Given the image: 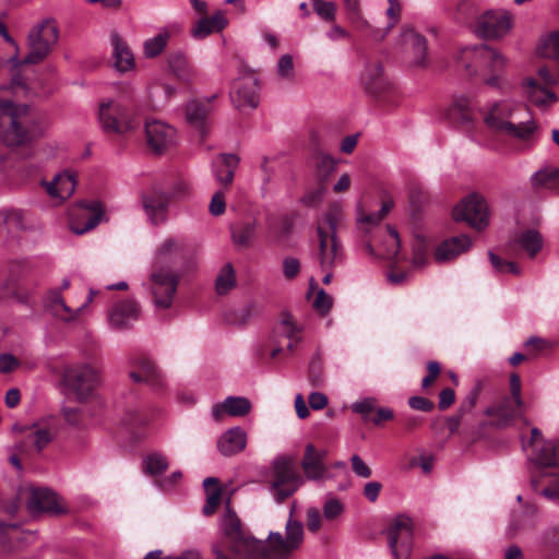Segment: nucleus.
<instances>
[{
	"label": "nucleus",
	"mask_w": 559,
	"mask_h": 559,
	"mask_svg": "<svg viewBox=\"0 0 559 559\" xmlns=\"http://www.w3.org/2000/svg\"><path fill=\"white\" fill-rule=\"evenodd\" d=\"M222 531L230 549L250 559H283L299 548L304 540L302 524L293 518L286 523V536L270 533L267 540L261 542L248 536L241 528L240 521L228 507L222 519Z\"/></svg>",
	"instance_id": "nucleus-1"
},
{
	"label": "nucleus",
	"mask_w": 559,
	"mask_h": 559,
	"mask_svg": "<svg viewBox=\"0 0 559 559\" xmlns=\"http://www.w3.org/2000/svg\"><path fill=\"white\" fill-rule=\"evenodd\" d=\"M486 127L520 141H528L538 131V123L528 108L512 100H499L481 110Z\"/></svg>",
	"instance_id": "nucleus-2"
},
{
	"label": "nucleus",
	"mask_w": 559,
	"mask_h": 559,
	"mask_svg": "<svg viewBox=\"0 0 559 559\" xmlns=\"http://www.w3.org/2000/svg\"><path fill=\"white\" fill-rule=\"evenodd\" d=\"M28 106L0 98V142L9 147L29 144L44 134L36 121H26Z\"/></svg>",
	"instance_id": "nucleus-3"
},
{
	"label": "nucleus",
	"mask_w": 559,
	"mask_h": 559,
	"mask_svg": "<svg viewBox=\"0 0 559 559\" xmlns=\"http://www.w3.org/2000/svg\"><path fill=\"white\" fill-rule=\"evenodd\" d=\"M466 70L488 68L495 73L486 79V84L492 87L502 88L506 84L501 71L507 64V59L496 49L486 46L466 47L462 50L461 60Z\"/></svg>",
	"instance_id": "nucleus-4"
},
{
	"label": "nucleus",
	"mask_w": 559,
	"mask_h": 559,
	"mask_svg": "<svg viewBox=\"0 0 559 559\" xmlns=\"http://www.w3.org/2000/svg\"><path fill=\"white\" fill-rule=\"evenodd\" d=\"M59 39V28L53 19H44L35 24L27 35L26 57L20 64L41 62L53 49Z\"/></svg>",
	"instance_id": "nucleus-5"
},
{
	"label": "nucleus",
	"mask_w": 559,
	"mask_h": 559,
	"mask_svg": "<svg viewBox=\"0 0 559 559\" xmlns=\"http://www.w3.org/2000/svg\"><path fill=\"white\" fill-rule=\"evenodd\" d=\"M385 536L393 559H409L414 547V522L405 515L399 514L391 520Z\"/></svg>",
	"instance_id": "nucleus-6"
},
{
	"label": "nucleus",
	"mask_w": 559,
	"mask_h": 559,
	"mask_svg": "<svg viewBox=\"0 0 559 559\" xmlns=\"http://www.w3.org/2000/svg\"><path fill=\"white\" fill-rule=\"evenodd\" d=\"M98 121L105 132L126 134L135 130L138 119L118 100H106L99 104Z\"/></svg>",
	"instance_id": "nucleus-7"
},
{
	"label": "nucleus",
	"mask_w": 559,
	"mask_h": 559,
	"mask_svg": "<svg viewBox=\"0 0 559 559\" xmlns=\"http://www.w3.org/2000/svg\"><path fill=\"white\" fill-rule=\"evenodd\" d=\"M179 276L173 269L153 266L150 276V289L156 309H168L173 305Z\"/></svg>",
	"instance_id": "nucleus-8"
},
{
	"label": "nucleus",
	"mask_w": 559,
	"mask_h": 559,
	"mask_svg": "<svg viewBox=\"0 0 559 559\" xmlns=\"http://www.w3.org/2000/svg\"><path fill=\"white\" fill-rule=\"evenodd\" d=\"M273 473L271 491L278 502L293 495L304 483L296 472L294 462L287 457L275 460Z\"/></svg>",
	"instance_id": "nucleus-9"
},
{
	"label": "nucleus",
	"mask_w": 559,
	"mask_h": 559,
	"mask_svg": "<svg viewBox=\"0 0 559 559\" xmlns=\"http://www.w3.org/2000/svg\"><path fill=\"white\" fill-rule=\"evenodd\" d=\"M456 222H466L472 228L481 230L489 224V212L486 201L476 194L468 195L453 209Z\"/></svg>",
	"instance_id": "nucleus-10"
},
{
	"label": "nucleus",
	"mask_w": 559,
	"mask_h": 559,
	"mask_svg": "<svg viewBox=\"0 0 559 559\" xmlns=\"http://www.w3.org/2000/svg\"><path fill=\"white\" fill-rule=\"evenodd\" d=\"M64 379L78 399L83 401L90 397L99 385L100 373L91 365H81L68 369Z\"/></svg>",
	"instance_id": "nucleus-11"
},
{
	"label": "nucleus",
	"mask_w": 559,
	"mask_h": 559,
	"mask_svg": "<svg viewBox=\"0 0 559 559\" xmlns=\"http://www.w3.org/2000/svg\"><path fill=\"white\" fill-rule=\"evenodd\" d=\"M259 90L257 74L252 71H246L233 82L230 98L237 108L252 109L259 104Z\"/></svg>",
	"instance_id": "nucleus-12"
},
{
	"label": "nucleus",
	"mask_w": 559,
	"mask_h": 559,
	"mask_svg": "<svg viewBox=\"0 0 559 559\" xmlns=\"http://www.w3.org/2000/svg\"><path fill=\"white\" fill-rule=\"evenodd\" d=\"M512 27V16L506 11H487L479 16L475 32L486 39L504 37Z\"/></svg>",
	"instance_id": "nucleus-13"
},
{
	"label": "nucleus",
	"mask_w": 559,
	"mask_h": 559,
	"mask_svg": "<svg viewBox=\"0 0 559 559\" xmlns=\"http://www.w3.org/2000/svg\"><path fill=\"white\" fill-rule=\"evenodd\" d=\"M96 292L91 289L87 296L86 301L78 307L76 309L70 308L62 295L58 289H52L48 292L45 298V307L48 311L51 312L52 316L62 320L64 322H73L78 319V317L85 310V308L93 301Z\"/></svg>",
	"instance_id": "nucleus-14"
},
{
	"label": "nucleus",
	"mask_w": 559,
	"mask_h": 559,
	"mask_svg": "<svg viewBox=\"0 0 559 559\" xmlns=\"http://www.w3.org/2000/svg\"><path fill=\"white\" fill-rule=\"evenodd\" d=\"M104 211L97 203L79 206L69 214L70 229L76 235H83L95 228L102 221Z\"/></svg>",
	"instance_id": "nucleus-15"
},
{
	"label": "nucleus",
	"mask_w": 559,
	"mask_h": 559,
	"mask_svg": "<svg viewBox=\"0 0 559 559\" xmlns=\"http://www.w3.org/2000/svg\"><path fill=\"white\" fill-rule=\"evenodd\" d=\"M147 145L156 154H162L170 148L176 141V130L159 120H152L145 123Z\"/></svg>",
	"instance_id": "nucleus-16"
},
{
	"label": "nucleus",
	"mask_w": 559,
	"mask_h": 559,
	"mask_svg": "<svg viewBox=\"0 0 559 559\" xmlns=\"http://www.w3.org/2000/svg\"><path fill=\"white\" fill-rule=\"evenodd\" d=\"M26 506L32 514L53 513L60 514L66 510L59 504L58 497L55 492L46 488H28Z\"/></svg>",
	"instance_id": "nucleus-17"
},
{
	"label": "nucleus",
	"mask_w": 559,
	"mask_h": 559,
	"mask_svg": "<svg viewBox=\"0 0 559 559\" xmlns=\"http://www.w3.org/2000/svg\"><path fill=\"white\" fill-rule=\"evenodd\" d=\"M521 88L525 98L542 110H547L558 102L556 93L535 78H525Z\"/></svg>",
	"instance_id": "nucleus-18"
},
{
	"label": "nucleus",
	"mask_w": 559,
	"mask_h": 559,
	"mask_svg": "<svg viewBox=\"0 0 559 559\" xmlns=\"http://www.w3.org/2000/svg\"><path fill=\"white\" fill-rule=\"evenodd\" d=\"M319 236V263L321 270H332L342 259V246L337 235H328L322 225L318 226Z\"/></svg>",
	"instance_id": "nucleus-19"
},
{
	"label": "nucleus",
	"mask_w": 559,
	"mask_h": 559,
	"mask_svg": "<svg viewBox=\"0 0 559 559\" xmlns=\"http://www.w3.org/2000/svg\"><path fill=\"white\" fill-rule=\"evenodd\" d=\"M228 25V19L226 12L223 10H216L211 16L200 17L191 27L190 34L194 39H204L207 36L219 33Z\"/></svg>",
	"instance_id": "nucleus-20"
},
{
	"label": "nucleus",
	"mask_w": 559,
	"mask_h": 559,
	"mask_svg": "<svg viewBox=\"0 0 559 559\" xmlns=\"http://www.w3.org/2000/svg\"><path fill=\"white\" fill-rule=\"evenodd\" d=\"M472 240L466 235L454 236L443 240L437 246L433 258L437 262L451 261L472 248Z\"/></svg>",
	"instance_id": "nucleus-21"
},
{
	"label": "nucleus",
	"mask_w": 559,
	"mask_h": 559,
	"mask_svg": "<svg viewBox=\"0 0 559 559\" xmlns=\"http://www.w3.org/2000/svg\"><path fill=\"white\" fill-rule=\"evenodd\" d=\"M140 317V306L133 299H126L116 304L108 313V320L112 328L124 329Z\"/></svg>",
	"instance_id": "nucleus-22"
},
{
	"label": "nucleus",
	"mask_w": 559,
	"mask_h": 559,
	"mask_svg": "<svg viewBox=\"0 0 559 559\" xmlns=\"http://www.w3.org/2000/svg\"><path fill=\"white\" fill-rule=\"evenodd\" d=\"M185 241L180 238H166L156 249L154 257V266L165 270L173 269V264L182 254Z\"/></svg>",
	"instance_id": "nucleus-23"
},
{
	"label": "nucleus",
	"mask_w": 559,
	"mask_h": 559,
	"mask_svg": "<svg viewBox=\"0 0 559 559\" xmlns=\"http://www.w3.org/2000/svg\"><path fill=\"white\" fill-rule=\"evenodd\" d=\"M41 185L52 200L60 202L73 194L76 186L75 175L70 171L58 174L51 181L43 180Z\"/></svg>",
	"instance_id": "nucleus-24"
},
{
	"label": "nucleus",
	"mask_w": 559,
	"mask_h": 559,
	"mask_svg": "<svg viewBox=\"0 0 559 559\" xmlns=\"http://www.w3.org/2000/svg\"><path fill=\"white\" fill-rule=\"evenodd\" d=\"M110 39L116 70L121 73L132 71L135 68V59L127 41L118 33H114Z\"/></svg>",
	"instance_id": "nucleus-25"
},
{
	"label": "nucleus",
	"mask_w": 559,
	"mask_h": 559,
	"mask_svg": "<svg viewBox=\"0 0 559 559\" xmlns=\"http://www.w3.org/2000/svg\"><path fill=\"white\" fill-rule=\"evenodd\" d=\"M143 209L153 224L163 223L166 219L168 210V198L166 194L152 191L142 198Z\"/></svg>",
	"instance_id": "nucleus-26"
},
{
	"label": "nucleus",
	"mask_w": 559,
	"mask_h": 559,
	"mask_svg": "<svg viewBox=\"0 0 559 559\" xmlns=\"http://www.w3.org/2000/svg\"><path fill=\"white\" fill-rule=\"evenodd\" d=\"M134 382H146L154 389H162L165 384L164 377L153 361L142 358L136 364V370L130 372Z\"/></svg>",
	"instance_id": "nucleus-27"
},
{
	"label": "nucleus",
	"mask_w": 559,
	"mask_h": 559,
	"mask_svg": "<svg viewBox=\"0 0 559 559\" xmlns=\"http://www.w3.org/2000/svg\"><path fill=\"white\" fill-rule=\"evenodd\" d=\"M324 457L325 452H320L314 445L307 444L301 466L308 479L318 480L325 476Z\"/></svg>",
	"instance_id": "nucleus-28"
},
{
	"label": "nucleus",
	"mask_w": 559,
	"mask_h": 559,
	"mask_svg": "<svg viewBox=\"0 0 559 559\" xmlns=\"http://www.w3.org/2000/svg\"><path fill=\"white\" fill-rule=\"evenodd\" d=\"M251 409L248 399L242 396H228L222 403H217L212 408V416L218 420L224 415L233 417L245 416Z\"/></svg>",
	"instance_id": "nucleus-29"
},
{
	"label": "nucleus",
	"mask_w": 559,
	"mask_h": 559,
	"mask_svg": "<svg viewBox=\"0 0 559 559\" xmlns=\"http://www.w3.org/2000/svg\"><path fill=\"white\" fill-rule=\"evenodd\" d=\"M247 435L240 427L228 429L217 442L219 452L225 456L235 455L246 448Z\"/></svg>",
	"instance_id": "nucleus-30"
},
{
	"label": "nucleus",
	"mask_w": 559,
	"mask_h": 559,
	"mask_svg": "<svg viewBox=\"0 0 559 559\" xmlns=\"http://www.w3.org/2000/svg\"><path fill=\"white\" fill-rule=\"evenodd\" d=\"M360 82L368 93L377 94L386 86L382 64L379 61L367 62L360 74Z\"/></svg>",
	"instance_id": "nucleus-31"
},
{
	"label": "nucleus",
	"mask_w": 559,
	"mask_h": 559,
	"mask_svg": "<svg viewBox=\"0 0 559 559\" xmlns=\"http://www.w3.org/2000/svg\"><path fill=\"white\" fill-rule=\"evenodd\" d=\"M239 158L234 154H224L213 160V173L215 179L227 187L234 180L235 170L238 167Z\"/></svg>",
	"instance_id": "nucleus-32"
},
{
	"label": "nucleus",
	"mask_w": 559,
	"mask_h": 559,
	"mask_svg": "<svg viewBox=\"0 0 559 559\" xmlns=\"http://www.w3.org/2000/svg\"><path fill=\"white\" fill-rule=\"evenodd\" d=\"M274 334L278 343L280 337L286 338L287 347L292 349L301 341V326L297 324L289 313H283L275 326Z\"/></svg>",
	"instance_id": "nucleus-33"
},
{
	"label": "nucleus",
	"mask_w": 559,
	"mask_h": 559,
	"mask_svg": "<svg viewBox=\"0 0 559 559\" xmlns=\"http://www.w3.org/2000/svg\"><path fill=\"white\" fill-rule=\"evenodd\" d=\"M211 111L209 103L201 100H191L187 104L186 118L187 121L198 130L201 140L205 136L206 118Z\"/></svg>",
	"instance_id": "nucleus-34"
},
{
	"label": "nucleus",
	"mask_w": 559,
	"mask_h": 559,
	"mask_svg": "<svg viewBox=\"0 0 559 559\" xmlns=\"http://www.w3.org/2000/svg\"><path fill=\"white\" fill-rule=\"evenodd\" d=\"M392 207L393 201L386 200L382 203L381 209L377 213L367 214L359 204L356 209V223L358 228L366 234L369 233L385 218Z\"/></svg>",
	"instance_id": "nucleus-35"
},
{
	"label": "nucleus",
	"mask_w": 559,
	"mask_h": 559,
	"mask_svg": "<svg viewBox=\"0 0 559 559\" xmlns=\"http://www.w3.org/2000/svg\"><path fill=\"white\" fill-rule=\"evenodd\" d=\"M532 460L539 466H557L559 464V442L543 441L533 448Z\"/></svg>",
	"instance_id": "nucleus-36"
},
{
	"label": "nucleus",
	"mask_w": 559,
	"mask_h": 559,
	"mask_svg": "<svg viewBox=\"0 0 559 559\" xmlns=\"http://www.w3.org/2000/svg\"><path fill=\"white\" fill-rule=\"evenodd\" d=\"M522 409L518 408L512 400L506 399L498 406L487 408L486 414L496 419L497 426L502 427L510 425L516 417H521Z\"/></svg>",
	"instance_id": "nucleus-37"
},
{
	"label": "nucleus",
	"mask_w": 559,
	"mask_h": 559,
	"mask_svg": "<svg viewBox=\"0 0 559 559\" xmlns=\"http://www.w3.org/2000/svg\"><path fill=\"white\" fill-rule=\"evenodd\" d=\"M403 41L409 48H412L414 58L413 62L416 66H425L426 64V56H427V41L425 37L417 34L414 29L407 28L402 34Z\"/></svg>",
	"instance_id": "nucleus-38"
},
{
	"label": "nucleus",
	"mask_w": 559,
	"mask_h": 559,
	"mask_svg": "<svg viewBox=\"0 0 559 559\" xmlns=\"http://www.w3.org/2000/svg\"><path fill=\"white\" fill-rule=\"evenodd\" d=\"M167 62L173 73L181 81L190 82L197 75L195 68L182 52L170 53Z\"/></svg>",
	"instance_id": "nucleus-39"
},
{
	"label": "nucleus",
	"mask_w": 559,
	"mask_h": 559,
	"mask_svg": "<svg viewBox=\"0 0 559 559\" xmlns=\"http://www.w3.org/2000/svg\"><path fill=\"white\" fill-rule=\"evenodd\" d=\"M345 218L344 207L341 202H333L328 207L319 225L328 231V235H337V229L343 225Z\"/></svg>",
	"instance_id": "nucleus-40"
},
{
	"label": "nucleus",
	"mask_w": 559,
	"mask_h": 559,
	"mask_svg": "<svg viewBox=\"0 0 559 559\" xmlns=\"http://www.w3.org/2000/svg\"><path fill=\"white\" fill-rule=\"evenodd\" d=\"M170 36L171 33L168 28H160L154 37L144 40L143 55L150 59L162 55L167 47Z\"/></svg>",
	"instance_id": "nucleus-41"
},
{
	"label": "nucleus",
	"mask_w": 559,
	"mask_h": 559,
	"mask_svg": "<svg viewBox=\"0 0 559 559\" xmlns=\"http://www.w3.org/2000/svg\"><path fill=\"white\" fill-rule=\"evenodd\" d=\"M472 104L469 98L459 96L453 99L452 105L448 109V118L453 122L469 123L472 121Z\"/></svg>",
	"instance_id": "nucleus-42"
},
{
	"label": "nucleus",
	"mask_w": 559,
	"mask_h": 559,
	"mask_svg": "<svg viewBox=\"0 0 559 559\" xmlns=\"http://www.w3.org/2000/svg\"><path fill=\"white\" fill-rule=\"evenodd\" d=\"M203 487L206 491V502L203 506V514L211 515L215 512L217 506L221 502L222 489L219 481L215 477H207L203 480Z\"/></svg>",
	"instance_id": "nucleus-43"
},
{
	"label": "nucleus",
	"mask_w": 559,
	"mask_h": 559,
	"mask_svg": "<svg viewBox=\"0 0 559 559\" xmlns=\"http://www.w3.org/2000/svg\"><path fill=\"white\" fill-rule=\"evenodd\" d=\"M537 53L543 58L559 62V29L540 37Z\"/></svg>",
	"instance_id": "nucleus-44"
},
{
	"label": "nucleus",
	"mask_w": 559,
	"mask_h": 559,
	"mask_svg": "<svg viewBox=\"0 0 559 559\" xmlns=\"http://www.w3.org/2000/svg\"><path fill=\"white\" fill-rule=\"evenodd\" d=\"M532 185L535 188L559 191V168L548 167L536 171L532 177Z\"/></svg>",
	"instance_id": "nucleus-45"
},
{
	"label": "nucleus",
	"mask_w": 559,
	"mask_h": 559,
	"mask_svg": "<svg viewBox=\"0 0 559 559\" xmlns=\"http://www.w3.org/2000/svg\"><path fill=\"white\" fill-rule=\"evenodd\" d=\"M169 467L168 459L160 452H152L144 456L142 462V469L144 474L150 476H157L163 474Z\"/></svg>",
	"instance_id": "nucleus-46"
},
{
	"label": "nucleus",
	"mask_w": 559,
	"mask_h": 559,
	"mask_svg": "<svg viewBox=\"0 0 559 559\" xmlns=\"http://www.w3.org/2000/svg\"><path fill=\"white\" fill-rule=\"evenodd\" d=\"M518 242L530 257H535L543 247V237L537 230L527 229L519 236Z\"/></svg>",
	"instance_id": "nucleus-47"
},
{
	"label": "nucleus",
	"mask_w": 559,
	"mask_h": 559,
	"mask_svg": "<svg viewBox=\"0 0 559 559\" xmlns=\"http://www.w3.org/2000/svg\"><path fill=\"white\" fill-rule=\"evenodd\" d=\"M234 242L241 247H249L255 238V222H247L233 228Z\"/></svg>",
	"instance_id": "nucleus-48"
},
{
	"label": "nucleus",
	"mask_w": 559,
	"mask_h": 559,
	"mask_svg": "<svg viewBox=\"0 0 559 559\" xmlns=\"http://www.w3.org/2000/svg\"><path fill=\"white\" fill-rule=\"evenodd\" d=\"M535 514L536 509L534 507H526L524 511L514 513L509 525L511 533L516 534L522 530L533 527V518Z\"/></svg>",
	"instance_id": "nucleus-49"
},
{
	"label": "nucleus",
	"mask_w": 559,
	"mask_h": 559,
	"mask_svg": "<svg viewBox=\"0 0 559 559\" xmlns=\"http://www.w3.org/2000/svg\"><path fill=\"white\" fill-rule=\"evenodd\" d=\"M28 430L27 436L34 438L38 451L43 450L53 438L56 431L47 425H34Z\"/></svg>",
	"instance_id": "nucleus-50"
},
{
	"label": "nucleus",
	"mask_w": 559,
	"mask_h": 559,
	"mask_svg": "<svg viewBox=\"0 0 559 559\" xmlns=\"http://www.w3.org/2000/svg\"><path fill=\"white\" fill-rule=\"evenodd\" d=\"M386 231L388 236L384 240L383 249L379 250L377 254L383 259L390 260L397 255L401 242L399 234L393 227L388 226Z\"/></svg>",
	"instance_id": "nucleus-51"
},
{
	"label": "nucleus",
	"mask_w": 559,
	"mask_h": 559,
	"mask_svg": "<svg viewBox=\"0 0 559 559\" xmlns=\"http://www.w3.org/2000/svg\"><path fill=\"white\" fill-rule=\"evenodd\" d=\"M236 285V275L233 266L230 264H226L222 271L219 272L216 282L215 288L217 294L225 295Z\"/></svg>",
	"instance_id": "nucleus-52"
},
{
	"label": "nucleus",
	"mask_w": 559,
	"mask_h": 559,
	"mask_svg": "<svg viewBox=\"0 0 559 559\" xmlns=\"http://www.w3.org/2000/svg\"><path fill=\"white\" fill-rule=\"evenodd\" d=\"M314 12L326 22H334L336 17V4L332 1L312 0Z\"/></svg>",
	"instance_id": "nucleus-53"
},
{
	"label": "nucleus",
	"mask_w": 559,
	"mask_h": 559,
	"mask_svg": "<svg viewBox=\"0 0 559 559\" xmlns=\"http://www.w3.org/2000/svg\"><path fill=\"white\" fill-rule=\"evenodd\" d=\"M345 8L348 12L350 22L359 24L361 27H369V23L364 19L361 14V0H344Z\"/></svg>",
	"instance_id": "nucleus-54"
},
{
	"label": "nucleus",
	"mask_w": 559,
	"mask_h": 559,
	"mask_svg": "<svg viewBox=\"0 0 559 559\" xmlns=\"http://www.w3.org/2000/svg\"><path fill=\"white\" fill-rule=\"evenodd\" d=\"M490 262L493 266V269L499 273H512V274H520V269L514 262L510 261H502L498 255H496L493 252L488 253Z\"/></svg>",
	"instance_id": "nucleus-55"
},
{
	"label": "nucleus",
	"mask_w": 559,
	"mask_h": 559,
	"mask_svg": "<svg viewBox=\"0 0 559 559\" xmlns=\"http://www.w3.org/2000/svg\"><path fill=\"white\" fill-rule=\"evenodd\" d=\"M277 74L281 79L293 80L295 75V68L290 55H283L277 62Z\"/></svg>",
	"instance_id": "nucleus-56"
},
{
	"label": "nucleus",
	"mask_w": 559,
	"mask_h": 559,
	"mask_svg": "<svg viewBox=\"0 0 559 559\" xmlns=\"http://www.w3.org/2000/svg\"><path fill=\"white\" fill-rule=\"evenodd\" d=\"M226 209L225 202V189H221L215 192L211 199L209 211L214 216H219L224 214Z\"/></svg>",
	"instance_id": "nucleus-57"
},
{
	"label": "nucleus",
	"mask_w": 559,
	"mask_h": 559,
	"mask_svg": "<svg viewBox=\"0 0 559 559\" xmlns=\"http://www.w3.org/2000/svg\"><path fill=\"white\" fill-rule=\"evenodd\" d=\"M510 391L513 403L518 408H523L524 402L522 400V384L518 373H512L510 376Z\"/></svg>",
	"instance_id": "nucleus-58"
},
{
	"label": "nucleus",
	"mask_w": 559,
	"mask_h": 559,
	"mask_svg": "<svg viewBox=\"0 0 559 559\" xmlns=\"http://www.w3.org/2000/svg\"><path fill=\"white\" fill-rule=\"evenodd\" d=\"M312 306L317 311L324 314L329 312V310L332 307V298L323 289H319L317 292Z\"/></svg>",
	"instance_id": "nucleus-59"
},
{
	"label": "nucleus",
	"mask_w": 559,
	"mask_h": 559,
	"mask_svg": "<svg viewBox=\"0 0 559 559\" xmlns=\"http://www.w3.org/2000/svg\"><path fill=\"white\" fill-rule=\"evenodd\" d=\"M374 407L376 401L370 397L358 401L352 406L353 411L361 415L365 420L369 419V415L374 411Z\"/></svg>",
	"instance_id": "nucleus-60"
},
{
	"label": "nucleus",
	"mask_w": 559,
	"mask_h": 559,
	"mask_svg": "<svg viewBox=\"0 0 559 559\" xmlns=\"http://www.w3.org/2000/svg\"><path fill=\"white\" fill-rule=\"evenodd\" d=\"M343 512V504L340 500L331 498L323 506V515L326 520H334Z\"/></svg>",
	"instance_id": "nucleus-61"
},
{
	"label": "nucleus",
	"mask_w": 559,
	"mask_h": 559,
	"mask_svg": "<svg viewBox=\"0 0 559 559\" xmlns=\"http://www.w3.org/2000/svg\"><path fill=\"white\" fill-rule=\"evenodd\" d=\"M309 380L314 386L323 383L322 364L319 358H313L309 366Z\"/></svg>",
	"instance_id": "nucleus-62"
},
{
	"label": "nucleus",
	"mask_w": 559,
	"mask_h": 559,
	"mask_svg": "<svg viewBox=\"0 0 559 559\" xmlns=\"http://www.w3.org/2000/svg\"><path fill=\"white\" fill-rule=\"evenodd\" d=\"M350 462L352 469L358 477L369 478L371 476V469L359 455L353 454L350 457Z\"/></svg>",
	"instance_id": "nucleus-63"
},
{
	"label": "nucleus",
	"mask_w": 559,
	"mask_h": 559,
	"mask_svg": "<svg viewBox=\"0 0 559 559\" xmlns=\"http://www.w3.org/2000/svg\"><path fill=\"white\" fill-rule=\"evenodd\" d=\"M543 85L551 86L559 83V75L554 74L547 67H540L537 70V79Z\"/></svg>",
	"instance_id": "nucleus-64"
}]
</instances>
